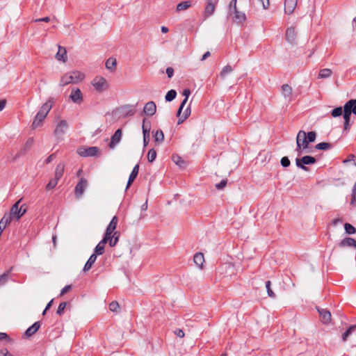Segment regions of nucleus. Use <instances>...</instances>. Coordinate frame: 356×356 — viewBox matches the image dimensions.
I'll return each instance as SVG.
<instances>
[{"label": "nucleus", "instance_id": "obj_6", "mask_svg": "<svg viewBox=\"0 0 356 356\" xmlns=\"http://www.w3.org/2000/svg\"><path fill=\"white\" fill-rule=\"evenodd\" d=\"M316 159L312 156H304L301 159L297 158L296 159V164L297 167L305 171H307L308 168L305 166V165L314 164L316 163Z\"/></svg>", "mask_w": 356, "mask_h": 356}, {"label": "nucleus", "instance_id": "obj_35", "mask_svg": "<svg viewBox=\"0 0 356 356\" xmlns=\"http://www.w3.org/2000/svg\"><path fill=\"white\" fill-rule=\"evenodd\" d=\"M117 60L114 58H109L106 61V67L111 72L115 70Z\"/></svg>", "mask_w": 356, "mask_h": 356}, {"label": "nucleus", "instance_id": "obj_26", "mask_svg": "<svg viewBox=\"0 0 356 356\" xmlns=\"http://www.w3.org/2000/svg\"><path fill=\"white\" fill-rule=\"evenodd\" d=\"M343 107L349 111L351 114L356 115V99H350Z\"/></svg>", "mask_w": 356, "mask_h": 356}, {"label": "nucleus", "instance_id": "obj_56", "mask_svg": "<svg viewBox=\"0 0 356 356\" xmlns=\"http://www.w3.org/2000/svg\"><path fill=\"white\" fill-rule=\"evenodd\" d=\"M118 308H119V304L116 301H113L109 304V309L111 312H117Z\"/></svg>", "mask_w": 356, "mask_h": 356}, {"label": "nucleus", "instance_id": "obj_1", "mask_svg": "<svg viewBox=\"0 0 356 356\" xmlns=\"http://www.w3.org/2000/svg\"><path fill=\"white\" fill-rule=\"evenodd\" d=\"M85 78L83 73L79 71H72L65 74L60 79V86H65L70 83H76L81 81Z\"/></svg>", "mask_w": 356, "mask_h": 356}, {"label": "nucleus", "instance_id": "obj_53", "mask_svg": "<svg viewBox=\"0 0 356 356\" xmlns=\"http://www.w3.org/2000/svg\"><path fill=\"white\" fill-rule=\"evenodd\" d=\"M280 163L283 167L286 168L290 165L291 162L287 156H284L282 158Z\"/></svg>", "mask_w": 356, "mask_h": 356}, {"label": "nucleus", "instance_id": "obj_9", "mask_svg": "<svg viewBox=\"0 0 356 356\" xmlns=\"http://www.w3.org/2000/svg\"><path fill=\"white\" fill-rule=\"evenodd\" d=\"M218 2V0H206V6L204 11V15L206 18L214 13Z\"/></svg>", "mask_w": 356, "mask_h": 356}, {"label": "nucleus", "instance_id": "obj_42", "mask_svg": "<svg viewBox=\"0 0 356 356\" xmlns=\"http://www.w3.org/2000/svg\"><path fill=\"white\" fill-rule=\"evenodd\" d=\"M176 95H177V92L175 90H169L167 94L165 95V100L167 102H171L174 99H175L176 97Z\"/></svg>", "mask_w": 356, "mask_h": 356}, {"label": "nucleus", "instance_id": "obj_34", "mask_svg": "<svg viewBox=\"0 0 356 356\" xmlns=\"http://www.w3.org/2000/svg\"><path fill=\"white\" fill-rule=\"evenodd\" d=\"M120 237V233L118 232H115L111 235H110V237L108 238V243L111 247H114L117 243L118 242Z\"/></svg>", "mask_w": 356, "mask_h": 356}, {"label": "nucleus", "instance_id": "obj_11", "mask_svg": "<svg viewBox=\"0 0 356 356\" xmlns=\"http://www.w3.org/2000/svg\"><path fill=\"white\" fill-rule=\"evenodd\" d=\"M88 186V181L86 179L81 177L80 181L75 186V195L80 197L84 193L85 189Z\"/></svg>", "mask_w": 356, "mask_h": 356}, {"label": "nucleus", "instance_id": "obj_27", "mask_svg": "<svg viewBox=\"0 0 356 356\" xmlns=\"http://www.w3.org/2000/svg\"><path fill=\"white\" fill-rule=\"evenodd\" d=\"M194 263L200 268H202L204 262V254L202 252H197L193 257Z\"/></svg>", "mask_w": 356, "mask_h": 356}, {"label": "nucleus", "instance_id": "obj_7", "mask_svg": "<svg viewBox=\"0 0 356 356\" xmlns=\"http://www.w3.org/2000/svg\"><path fill=\"white\" fill-rule=\"evenodd\" d=\"M68 128V123L66 120H62L58 122L54 129V135L58 139L63 138Z\"/></svg>", "mask_w": 356, "mask_h": 356}, {"label": "nucleus", "instance_id": "obj_17", "mask_svg": "<svg viewBox=\"0 0 356 356\" xmlns=\"http://www.w3.org/2000/svg\"><path fill=\"white\" fill-rule=\"evenodd\" d=\"M156 111V104L152 101H150V102H148L147 103H146L144 106V108H143V111H144L145 114L147 115H150V116L155 114Z\"/></svg>", "mask_w": 356, "mask_h": 356}, {"label": "nucleus", "instance_id": "obj_37", "mask_svg": "<svg viewBox=\"0 0 356 356\" xmlns=\"http://www.w3.org/2000/svg\"><path fill=\"white\" fill-rule=\"evenodd\" d=\"M332 144L329 143L323 142L317 144L315 147L316 149L319 150H327L332 148Z\"/></svg>", "mask_w": 356, "mask_h": 356}, {"label": "nucleus", "instance_id": "obj_36", "mask_svg": "<svg viewBox=\"0 0 356 356\" xmlns=\"http://www.w3.org/2000/svg\"><path fill=\"white\" fill-rule=\"evenodd\" d=\"M332 72L330 69L325 68V69L321 70L319 71L318 78L326 79V78L330 77L332 75Z\"/></svg>", "mask_w": 356, "mask_h": 356}, {"label": "nucleus", "instance_id": "obj_51", "mask_svg": "<svg viewBox=\"0 0 356 356\" xmlns=\"http://www.w3.org/2000/svg\"><path fill=\"white\" fill-rule=\"evenodd\" d=\"M316 138V134L315 131H309L307 134V138L309 143H313L315 141Z\"/></svg>", "mask_w": 356, "mask_h": 356}, {"label": "nucleus", "instance_id": "obj_49", "mask_svg": "<svg viewBox=\"0 0 356 356\" xmlns=\"http://www.w3.org/2000/svg\"><path fill=\"white\" fill-rule=\"evenodd\" d=\"M270 284H271L270 281H267L266 282V290H267V293H268V295L269 297L275 298V294L273 291V290L271 289Z\"/></svg>", "mask_w": 356, "mask_h": 356}, {"label": "nucleus", "instance_id": "obj_50", "mask_svg": "<svg viewBox=\"0 0 356 356\" xmlns=\"http://www.w3.org/2000/svg\"><path fill=\"white\" fill-rule=\"evenodd\" d=\"M66 305H67V303L65 302H63L60 303V305H58V307L57 309L56 314L59 316H62L63 314L64 313V310L66 307Z\"/></svg>", "mask_w": 356, "mask_h": 356}, {"label": "nucleus", "instance_id": "obj_46", "mask_svg": "<svg viewBox=\"0 0 356 356\" xmlns=\"http://www.w3.org/2000/svg\"><path fill=\"white\" fill-rule=\"evenodd\" d=\"M344 228L346 233L348 234H355L356 232V229L349 223H345Z\"/></svg>", "mask_w": 356, "mask_h": 356}, {"label": "nucleus", "instance_id": "obj_28", "mask_svg": "<svg viewBox=\"0 0 356 356\" xmlns=\"http://www.w3.org/2000/svg\"><path fill=\"white\" fill-rule=\"evenodd\" d=\"M292 92V88L289 85L284 84L282 86V93L285 99H291Z\"/></svg>", "mask_w": 356, "mask_h": 356}, {"label": "nucleus", "instance_id": "obj_20", "mask_svg": "<svg viewBox=\"0 0 356 356\" xmlns=\"http://www.w3.org/2000/svg\"><path fill=\"white\" fill-rule=\"evenodd\" d=\"M339 246L340 248L354 247L356 249V241L353 238L346 237L339 242Z\"/></svg>", "mask_w": 356, "mask_h": 356}, {"label": "nucleus", "instance_id": "obj_60", "mask_svg": "<svg viewBox=\"0 0 356 356\" xmlns=\"http://www.w3.org/2000/svg\"><path fill=\"white\" fill-rule=\"evenodd\" d=\"M72 289L71 285L65 286L60 291V296H63L67 293Z\"/></svg>", "mask_w": 356, "mask_h": 356}, {"label": "nucleus", "instance_id": "obj_43", "mask_svg": "<svg viewBox=\"0 0 356 356\" xmlns=\"http://www.w3.org/2000/svg\"><path fill=\"white\" fill-rule=\"evenodd\" d=\"M58 179H56V177H54L53 179H51L49 183L47 184L46 186V189L49 191V190H51L53 189L54 188L56 187V186L58 184Z\"/></svg>", "mask_w": 356, "mask_h": 356}, {"label": "nucleus", "instance_id": "obj_58", "mask_svg": "<svg viewBox=\"0 0 356 356\" xmlns=\"http://www.w3.org/2000/svg\"><path fill=\"white\" fill-rule=\"evenodd\" d=\"M33 22H50V18L49 17H42V18H38V19H35L34 20H33Z\"/></svg>", "mask_w": 356, "mask_h": 356}, {"label": "nucleus", "instance_id": "obj_52", "mask_svg": "<svg viewBox=\"0 0 356 356\" xmlns=\"http://www.w3.org/2000/svg\"><path fill=\"white\" fill-rule=\"evenodd\" d=\"M351 196H352V198H351V201H350V204L352 206H355V202H356V183L353 186Z\"/></svg>", "mask_w": 356, "mask_h": 356}, {"label": "nucleus", "instance_id": "obj_44", "mask_svg": "<svg viewBox=\"0 0 356 356\" xmlns=\"http://www.w3.org/2000/svg\"><path fill=\"white\" fill-rule=\"evenodd\" d=\"M172 161L179 167H184L185 161L178 155L172 156Z\"/></svg>", "mask_w": 356, "mask_h": 356}, {"label": "nucleus", "instance_id": "obj_45", "mask_svg": "<svg viewBox=\"0 0 356 356\" xmlns=\"http://www.w3.org/2000/svg\"><path fill=\"white\" fill-rule=\"evenodd\" d=\"M156 158V152L154 149L149 150L147 153V160L149 162L152 163Z\"/></svg>", "mask_w": 356, "mask_h": 356}, {"label": "nucleus", "instance_id": "obj_61", "mask_svg": "<svg viewBox=\"0 0 356 356\" xmlns=\"http://www.w3.org/2000/svg\"><path fill=\"white\" fill-rule=\"evenodd\" d=\"M191 115V106H188L184 111L183 116L184 118H188V116Z\"/></svg>", "mask_w": 356, "mask_h": 356}, {"label": "nucleus", "instance_id": "obj_10", "mask_svg": "<svg viewBox=\"0 0 356 356\" xmlns=\"http://www.w3.org/2000/svg\"><path fill=\"white\" fill-rule=\"evenodd\" d=\"M142 129L143 134V144L144 147H146L148 145L149 139L150 122L147 121L146 119H143Z\"/></svg>", "mask_w": 356, "mask_h": 356}, {"label": "nucleus", "instance_id": "obj_29", "mask_svg": "<svg viewBox=\"0 0 356 356\" xmlns=\"http://www.w3.org/2000/svg\"><path fill=\"white\" fill-rule=\"evenodd\" d=\"M67 51L65 47L58 46V51L56 54V58L58 60L65 62L67 60Z\"/></svg>", "mask_w": 356, "mask_h": 356}, {"label": "nucleus", "instance_id": "obj_59", "mask_svg": "<svg viewBox=\"0 0 356 356\" xmlns=\"http://www.w3.org/2000/svg\"><path fill=\"white\" fill-rule=\"evenodd\" d=\"M166 74L168 76V78H172L174 74V70L171 67H168L166 69Z\"/></svg>", "mask_w": 356, "mask_h": 356}, {"label": "nucleus", "instance_id": "obj_47", "mask_svg": "<svg viewBox=\"0 0 356 356\" xmlns=\"http://www.w3.org/2000/svg\"><path fill=\"white\" fill-rule=\"evenodd\" d=\"M232 72V67L229 65H226L223 67L220 72V76L222 78H224L228 73H230Z\"/></svg>", "mask_w": 356, "mask_h": 356}, {"label": "nucleus", "instance_id": "obj_22", "mask_svg": "<svg viewBox=\"0 0 356 356\" xmlns=\"http://www.w3.org/2000/svg\"><path fill=\"white\" fill-rule=\"evenodd\" d=\"M182 95L185 97L184 99L181 102L180 106H179V108L177 111V115L178 117H180L181 115V113L182 111V109L184 108L185 104H186L187 101H188V97L190 96L191 95V90L190 89L188 88H186L183 90L182 92Z\"/></svg>", "mask_w": 356, "mask_h": 356}, {"label": "nucleus", "instance_id": "obj_25", "mask_svg": "<svg viewBox=\"0 0 356 356\" xmlns=\"http://www.w3.org/2000/svg\"><path fill=\"white\" fill-rule=\"evenodd\" d=\"M138 171H139V165L136 164L134 167L132 172H131V174L129 175L126 188H128L131 185V184L134 182V181L135 180V179L136 178V177L138 174Z\"/></svg>", "mask_w": 356, "mask_h": 356}, {"label": "nucleus", "instance_id": "obj_39", "mask_svg": "<svg viewBox=\"0 0 356 356\" xmlns=\"http://www.w3.org/2000/svg\"><path fill=\"white\" fill-rule=\"evenodd\" d=\"M154 140L157 143H161L164 140V134L161 130H157L154 136Z\"/></svg>", "mask_w": 356, "mask_h": 356}, {"label": "nucleus", "instance_id": "obj_24", "mask_svg": "<svg viewBox=\"0 0 356 356\" xmlns=\"http://www.w3.org/2000/svg\"><path fill=\"white\" fill-rule=\"evenodd\" d=\"M232 15H234L233 19L237 23H241L245 20V13L238 11L237 8L232 10Z\"/></svg>", "mask_w": 356, "mask_h": 356}, {"label": "nucleus", "instance_id": "obj_8", "mask_svg": "<svg viewBox=\"0 0 356 356\" xmlns=\"http://www.w3.org/2000/svg\"><path fill=\"white\" fill-rule=\"evenodd\" d=\"M99 148L97 147H81L78 148L77 153L83 157L94 156L99 152Z\"/></svg>", "mask_w": 356, "mask_h": 356}, {"label": "nucleus", "instance_id": "obj_63", "mask_svg": "<svg viewBox=\"0 0 356 356\" xmlns=\"http://www.w3.org/2000/svg\"><path fill=\"white\" fill-rule=\"evenodd\" d=\"M6 105V99L0 100V112L5 108Z\"/></svg>", "mask_w": 356, "mask_h": 356}, {"label": "nucleus", "instance_id": "obj_30", "mask_svg": "<svg viewBox=\"0 0 356 356\" xmlns=\"http://www.w3.org/2000/svg\"><path fill=\"white\" fill-rule=\"evenodd\" d=\"M96 259H97L96 254H91L83 267V271L86 272V271L89 270L92 268V266L95 262Z\"/></svg>", "mask_w": 356, "mask_h": 356}, {"label": "nucleus", "instance_id": "obj_57", "mask_svg": "<svg viewBox=\"0 0 356 356\" xmlns=\"http://www.w3.org/2000/svg\"><path fill=\"white\" fill-rule=\"evenodd\" d=\"M227 181L226 179H222L220 183L216 184V188L218 190L223 189L227 185Z\"/></svg>", "mask_w": 356, "mask_h": 356}, {"label": "nucleus", "instance_id": "obj_3", "mask_svg": "<svg viewBox=\"0 0 356 356\" xmlns=\"http://www.w3.org/2000/svg\"><path fill=\"white\" fill-rule=\"evenodd\" d=\"M296 151L298 152V155L302 153H307V149L309 146V142L307 138V134L305 131L300 130L298 133L296 137Z\"/></svg>", "mask_w": 356, "mask_h": 356}, {"label": "nucleus", "instance_id": "obj_19", "mask_svg": "<svg viewBox=\"0 0 356 356\" xmlns=\"http://www.w3.org/2000/svg\"><path fill=\"white\" fill-rule=\"evenodd\" d=\"M122 134V133L120 129H118V130L115 131V132L111 137V140L109 144V147L111 148H113L117 144L120 143V141L121 140Z\"/></svg>", "mask_w": 356, "mask_h": 356}, {"label": "nucleus", "instance_id": "obj_40", "mask_svg": "<svg viewBox=\"0 0 356 356\" xmlns=\"http://www.w3.org/2000/svg\"><path fill=\"white\" fill-rule=\"evenodd\" d=\"M356 329L355 325H351L343 334H342V340L346 341L350 334L354 332Z\"/></svg>", "mask_w": 356, "mask_h": 356}, {"label": "nucleus", "instance_id": "obj_48", "mask_svg": "<svg viewBox=\"0 0 356 356\" xmlns=\"http://www.w3.org/2000/svg\"><path fill=\"white\" fill-rule=\"evenodd\" d=\"M342 113H343V109L341 107H337V108H334L331 113L332 116L334 118L341 116L342 115Z\"/></svg>", "mask_w": 356, "mask_h": 356}, {"label": "nucleus", "instance_id": "obj_64", "mask_svg": "<svg viewBox=\"0 0 356 356\" xmlns=\"http://www.w3.org/2000/svg\"><path fill=\"white\" fill-rule=\"evenodd\" d=\"M55 158V156L54 154H51L50 156H49L46 160H45V163H49L50 162H51L53 161V159Z\"/></svg>", "mask_w": 356, "mask_h": 356}, {"label": "nucleus", "instance_id": "obj_54", "mask_svg": "<svg viewBox=\"0 0 356 356\" xmlns=\"http://www.w3.org/2000/svg\"><path fill=\"white\" fill-rule=\"evenodd\" d=\"M237 0H232L229 5V13L230 15H232V10H236Z\"/></svg>", "mask_w": 356, "mask_h": 356}, {"label": "nucleus", "instance_id": "obj_18", "mask_svg": "<svg viewBox=\"0 0 356 356\" xmlns=\"http://www.w3.org/2000/svg\"><path fill=\"white\" fill-rule=\"evenodd\" d=\"M13 220V218L8 213L3 215V218L0 220V236L6 229V226L9 225Z\"/></svg>", "mask_w": 356, "mask_h": 356}, {"label": "nucleus", "instance_id": "obj_4", "mask_svg": "<svg viewBox=\"0 0 356 356\" xmlns=\"http://www.w3.org/2000/svg\"><path fill=\"white\" fill-rule=\"evenodd\" d=\"M21 200L16 202L11 207L10 213H8L13 219L19 220L26 211L25 205L19 207Z\"/></svg>", "mask_w": 356, "mask_h": 356}, {"label": "nucleus", "instance_id": "obj_62", "mask_svg": "<svg viewBox=\"0 0 356 356\" xmlns=\"http://www.w3.org/2000/svg\"><path fill=\"white\" fill-rule=\"evenodd\" d=\"M175 333L177 337L180 338H183L184 337V332L182 330L177 329L175 331Z\"/></svg>", "mask_w": 356, "mask_h": 356}, {"label": "nucleus", "instance_id": "obj_55", "mask_svg": "<svg viewBox=\"0 0 356 356\" xmlns=\"http://www.w3.org/2000/svg\"><path fill=\"white\" fill-rule=\"evenodd\" d=\"M350 115L349 111H348L346 108H343V118H344V122H350Z\"/></svg>", "mask_w": 356, "mask_h": 356}, {"label": "nucleus", "instance_id": "obj_13", "mask_svg": "<svg viewBox=\"0 0 356 356\" xmlns=\"http://www.w3.org/2000/svg\"><path fill=\"white\" fill-rule=\"evenodd\" d=\"M71 100L75 103L80 104L83 102V95L79 88H73L70 95Z\"/></svg>", "mask_w": 356, "mask_h": 356}, {"label": "nucleus", "instance_id": "obj_5", "mask_svg": "<svg viewBox=\"0 0 356 356\" xmlns=\"http://www.w3.org/2000/svg\"><path fill=\"white\" fill-rule=\"evenodd\" d=\"M91 83L95 89L99 92L105 91L108 88L106 79L102 76H95Z\"/></svg>", "mask_w": 356, "mask_h": 356}, {"label": "nucleus", "instance_id": "obj_23", "mask_svg": "<svg viewBox=\"0 0 356 356\" xmlns=\"http://www.w3.org/2000/svg\"><path fill=\"white\" fill-rule=\"evenodd\" d=\"M40 327V322L37 321L30 326L25 332V335L28 337L33 336Z\"/></svg>", "mask_w": 356, "mask_h": 356}, {"label": "nucleus", "instance_id": "obj_14", "mask_svg": "<svg viewBox=\"0 0 356 356\" xmlns=\"http://www.w3.org/2000/svg\"><path fill=\"white\" fill-rule=\"evenodd\" d=\"M118 222V217L116 216H113L106 229V232H105V234L104 236V237L109 238L110 235H111L113 233L115 232L114 231L116 229Z\"/></svg>", "mask_w": 356, "mask_h": 356}, {"label": "nucleus", "instance_id": "obj_38", "mask_svg": "<svg viewBox=\"0 0 356 356\" xmlns=\"http://www.w3.org/2000/svg\"><path fill=\"white\" fill-rule=\"evenodd\" d=\"M10 277V270L3 273L0 275V286H3L8 281Z\"/></svg>", "mask_w": 356, "mask_h": 356}, {"label": "nucleus", "instance_id": "obj_31", "mask_svg": "<svg viewBox=\"0 0 356 356\" xmlns=\"http://www.w3.org/2000/svg\"><path fill=\"white\" fill-rule=\"evenodd\" d=\"M64 170H65V165H64V163H59L57 165L56 168L54 177H56V179H60L63 177V175Z\"/></svg>", "mask_w": 356, "mask_h": 356}, {"label": "nucleus", "instance_id": "obj_2", "mask_svg": "<svg viewBox=\"0 0 356 356\" xmlns=\"http://www.w3.org/2000/svg\"><path fill=\"white\" fill-rule=\"evenodd\" d=\"M52 104L53 102L51 99H49L41 106L33 122L32 127L33 128H36L40 126V122L44 120L48 113L52 108Z\"/></svg>", "mask_w": 356, "mask_h": 356}, {"label": "nucleus", "instance_id": "obj_16", "mask_svg": "<svg viewBox=\"0 0 356 356\" xmlns=\"http://www.w3.org/2000/svg\"><path fill=\"white\" fill-rule=\"evenodd\" d=\"M298 3V0H284V13L287 15L292 14Z\"/></svg>", "mask_w": 356, "mask_h": 356}, {"label": "nucleus", "instance_id": "obj_32", "mask_svg": "<svg viewBox=\"0 0 356 356\" xmlns=\"http://www.w3.org/2000/svg\"><path fill=\"white\" fill-rule=\"evenodd\" d=\"M33 143V139L30 138L26 141V144L24 145V147L21 149V150L17 153L16 156H20L22 155H24L32 146Z\"/></svg>", "mask_w": 356, "mask_h": 356}, {"label": "nucleus", "instance_id": "obj_21", "mask_svg": "<svg viewBox=\"0 0 356 356\" xmlns=\"http://www.w3.org/2000/svg\"><path fill=\"white\" fill-rule=\"evenodd\" d=\"M108 241V238L103 237L102 240L97 245L95 248L96 255H102L104 252L105 244Z\"/></svg>", "mask_w": 356, "mask_h": 356}, {"label": "nucleus", "instance_id": "obj_41", "mask_svg": "<svg viewBox=\"0 0 356 356\" xmlns=\"http://www.w3.org/2000/svg\"><path fill=\"white\" fill-rule=\"evenodd\" d=\"M136 113V110L131 106H127L123 108V113L124 117L132 116Z\"/></svg>", "mask_w": 356, "mask_h": 356}, {"label": "nucleus", "instance_id": "obj_15", "mask_svg": "<svg viewBox=\"0 0 356 356\" xmlns=\"http://www.w3.org/2000/svg\"><path fill=\"white\" fill-rule=\"evenodd\" d=\"M320 319L323 324H329L331 321V313L326 309L318 308Z\"/></svg>", "mask_w": 356, "mask_h": 356}, {"label": "nucleus", "instance_id": "obj_12", "mask_svg": "<svg viewBox=\"0 0 356 356\" xmlns=\"http://www.w3.org/2000/svg\"><path fill=\"white\" fill-rule=\"evenodd\" d=\"M286 40L291 44H296L297 42V32L295 27H289L286 31Z\"/></svg>", "mask_w": 356, "mask_h": 356}, {"label": "nucleus", "instance_id": "obj_33", "mask_svg": "<svg viewBox=\"0 0 356 356\" xmlns=\"http://www.w3.org/2000/svg\"><path fill=\"white\" fill-rule=\"evenodd\" d=\"M191 6V1H182L177 5L176 11L181 12L187 10Z\"/></svg>", "mask_w": 356, "mask_h": 356}]
</instances>
